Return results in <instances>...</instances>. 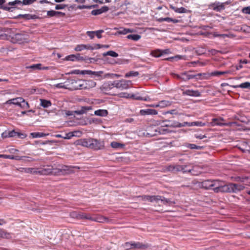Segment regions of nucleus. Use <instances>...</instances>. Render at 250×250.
<instances>
[{"instance_id": "f257e3e1", "label": "nucleus", "mask_w": 250, "mask_h": 250, "mask_svg": "<svg viewBox=\"0 0 250 250\" xmlns=\"http://www.w3.org/2000/svg\"><path fill=\"white\" fill-rule=\"evenodd\" d=\"M73 168L72 166L66 165L61 166L59 168H53L52 166H48L39 170L38 173L41 175H65L73 173Z\"/></svg>"}, {"instance_id": "f03ea898", "label": "nucleus", "mask_w": 250, "mask_h": 250, "mask_svg": "<svg viewBox=\"0 0 250 250\" xmlns=\"http://www.w3.org/2000/svg\"><path fill=\"white\" fill-rule=\"evenodd\" d=\"M9 35L7 37L10 39L11 42L19 44L27 42L28 41L27 35L22 33H16L12 29H9Z\"/></svg>"}, {"instance_id": "7ed1b4c3", "label": "nucleus", "mask_w": 250, "mask_h": 250, "mask_svg": "<svg viewBox=\"0 0 250 250\" xmlns=\"http://www.w3.org/2000/svg\"><path fill=\"white\" fill-rule=\"evenodd\" d=\"M162 123L163 125H162V128H158L155 129V131L158 132L160 134H166L171 132V130L165 127H178V122L177 121H171L168 120H165L162 121Z\"/></svg>"}, {"instance_id": "20e7f679", "label": "nucleus", "mask_w": 250, "mask_h": 250, "mask_svg": "<svg viewBox=\"0 0 250 250\" xmlns=\"http://www.w3.org/2000/svg\"><path fill=\"white\" fill-rule=\"evenodd\" d=\"M192 165L191 163H188L186 165H172L168 166L167 169L168 171L173 173L177 172H182L183 173H188L190 170H189L190 166Z\"/></svg>"}, {"instance_id": "39448f33", "label": "nucleus", "mask_w": 250, "mask_h": 250, "mask_svg": "<svg viewBox=\"0 0 250 250\" xmlns=\"http://www.w3.org/2000/svg\"><path fill=\"white\" fill-rule=\"evenodd\" d=\"M124 248L126 250H129L131 249H146L147 248V246L143 244L142 243L139 242H127L125 243L123 245Z\"/></svg>"}, {"instance_id": "423d86ee", "label": "nucleus", "mask_w": 250, "mask_h": 250, "mask_svg": "<svg viewBox=\"0 0 250 250\" xmlns=\"http://www.w3.org/2000/svg\"><path fill=\"white\" fill-rule=\"evenodd\" d=\"M217 185L214 188V192L230 193V183L223 185L222 181L217 180Z\"/></svg>"}, {"instance_id": "0eeeda50", "label": "nucleus", "mask_w": 250, "mask_h": 250, "mask_svg": "<svg viewBox=\"0 0 250 250\" xmlns=\"http://www.w3.org/2000/svg\"><path fill=\"white\" fill-rule=\"evenodd\" d=\"M131 84V81L129 80L123 79L120 81H114L115 87L121 90L128 88Z\"/></svg>"}, {"instance_id": "6e6552de", "label": "nucleus", "mask_w": 250, "mask_h": 250, "mask_svg": "<svg viewBox=\"0 0 250 250\" xmlns=\"http://www.w3.org/2000/svg\"><path fill=\"white\" fill-rule=\"evenodd\" d=\"M104 148V142L102 140H98L95 139L91 138L90 144V149L94 150L103 149Z\"/></svg>"}, {"instance_id": "1a4fd4ad", "label": "nucleus", "mask_w": 250, "mask_h": 250, "mask_svg": "<svg viewBox=\"0 0 250 250\" xmlns=\"http://www.w3.org/2000/svg\"><path fill=\"white\" fill-rule=\"evenodd\" d=\"M201 187L206 189H213L214 191V188L217 185V180H205L201 184Z\"/></svg>"}, {"instance_id": "9d476101", "label": "nucleus", "mask_w": 250, "mask_h": 250, "mask_svg": "<svg viewBox=\"0 0 250 250\" xmlns=\"http://www.w3.org/2000/svg\"><path fill=\"white\" fill-rule=\"evenodd\" d=\"M202 75L201 73L191 75L189 74V72L185 71L181 73V80L186 82L192 79H200Z\"/></svg>"}, {"instance_id": "9b49d317", "label": "nucleus", "mask_w": 250, "mask_h": 250, "mask_svg": "<svg viewBox=\"0 0 250 250\" xmlns=\"http://www.w3.org/2000/svg\"><path fill=\"white\" fill-rule=\"evenodd\" d=\"M208 7L216 12H221L225 8V3L215 1L209 4Z\"/></svg>"}, {"instance_id": "f8f14e48", "label": "nucleus", "mask_w": 250, "mask_h": 250, "mask_svg": "<svg viewBox=\"0 0 250 250\" xmlns=\"http://www.w3.org/2000/svg\"><path fill=\"white\" fill-rule=\"evenodd\" d=\"M115 87L114 81L104 83L100 87L101 91L105 94H109V91Z\"/></svg>"}, {"instance_id": "ddd939ff", "label": "nucleus", "mask_w": 250, "mask_h": 250, "mask_svg": "<svg viewBox=\"0 0 250 250\" xmlns=\"http://www.w3.org/2000/svg\"><path fill=\"white\" fill-rule=\"evenodd\" d=\"M89 218V220L102 223H107L110 221L107 217L100 215H95L93 216L90 215Z\"/></svg>"}, {"instance_id": "4468645a", "label": "nucleus", "mask_w": 250, "mask_h": 250, "mask_svg": "<svg viewBox=\"0 0 250 250\" xmlns=\"http://www.w3.org/2000/svg\"><path fill=\"white\" fill-rule=\"evenodd\" d=\"M230 193H237L243 190L245 187L241 184L230 183Z\"/></svg>"}, {"instance_id": "2eb2a0df", "label": "nucleus", "mask_w": 250, "mask_h": 250, "mask_svg": "<svg viewBox=\"0 0 250 250\" xmlns=\"http://www.w3.org/2000/svg\"><path fill=\"white\" fill-rule=\"evenodd\" d=\"M138 197L141 198L143 201H148L150 202H157L160 198L159 195H143L138 196Z\"/></svg>"}, {"instance_id": "dca6fc26", "label": "nucleus", "mask_w": 250, "mask_h": 250, "mask_svg": "<svg viewBox=\"0 0 250 250\" xmlns=\"http://www.w3.org/2000/svg\"><path fill=\"white\" fill-rule=\"evenodd\" d=\"M183 95H188L191 97H199L201 95L200 92L196 90H191V89H188L186 90H184L183 91L182 93Z\"/></svg>"}, {"instance_id": "f3484780", "label": "nucleus", "mask_w": 250, "mask_h": 250, "mask_svg": "<svg viewBox=\"0 0 250 250\" xmlns=\"http://www.w3.org/2000/svg\"><path fill=\"white\" fill-rule=\"evenodd\" d=\"M91 138L81 139L77 141V145L90 148Z\"/></svg>"}, {"instance_id": "a211bd4d", "label": "nucleus", "mask_w": 250, "mask_h": 250, "mask_svg": "<svg viewBox=\"0 0 250 250\" xmlns=\"http://www.w3.org/2000/svg\"><path fill=\"white\" fill-rule=\"evenodd\" d=\"M140 115L145 116L146 115H157L158 112L156 110L153 109H141L140 111Z\"/></svg>"}, {"instance_id": "6ab92c4d", "label": "nucleus", "mask_w": 250, "mask_h": 250, "mask_svg": "<svg viewBox=\"0 0 250 250\" xmlns=\"http://www.w3.org/2000/svg\"><path fill=\"white\" fill-rule=\"evenodd\" d=\"M109 8L107 6H104L100 9L92 10L91 13L92 15L96 16L107 12Z\"/></svg>"}, {"instance_id": "aec40b11", "label": "nucleus", "mask_w": 250, "mask_h": 250, "mask_svg": "<svg viewBox=\"0 0 250 250\" xmlns=\"http://www.w3.org/2000/svg\"><path fill=\"white\" fill-rule=\"evenodd\" d=\"M41 63H37L26 66L27 69H31L32 71L36 70H47L48 69V67H42Z\"/></svg>"}, {"instance_id": "412c9836", "label": "nucleus", "mask_w": 250, "mask_h": 250, "mask_svg": "<svg viewBox=\"0 0 250 250\" xmlns=\"http://www.w3.org/2000/svg\"><path fill=\"white\" fill-rule=\"evenodd\" d=\"M47 15L50 17H60L64 16L65 15V13L62 12L56 11L52 10L47 11Z\"/></svg>"}, {"instance_id": "4be33fe9", "label": "nucleus", "mask_w": 250, "mask_h": 250, "mask_svg": "<svg viewBox=\"0 0 250 250\" xmlns=\"http://www.w3.org/2000/svg\"><path fill=\"white\" fill-rule=\"evenodd\" d=\"M89 49H92L91 47V45L89 44H78L74 48L75 51H81L83 50H89Z\"/></svg>"}, {"instance_id": "5701e85b", "label": "nucleus", "mask_w": 250, "mask_h": 250, "mask_svg": "<svg viewBox=\"0 0 250 250\" xmlns=\"http://www.w3.org/2000/svg\"><path fill=\"white\" fill-rule=\"evenodd\" d=\"M23 101V99L21 97H18L8 100L6 104H13L19 106L20 103Z\"/></svg>"}, {"instance_id": "b1692460", "label": "nucleus", "mask_w": 250, "mask_h": 250, "mask_svg": "<svg viewBox=\"0 0 250 250\" xmlns=\"http://www.w3.org/2000/svg\"><path fill=\"white\" fill-rule=\"evenodd\" d=\"M104 73L102 71H93L91 77L93 78H98L99 80L105 79L104 78Z\"/></svg>"}, {"instance_id": "393cba45", "label": "nucleus", "mask_w": 250, "mask_h": 250, "mask_svg": "<svg viewBox=\"0 0 250 250\" xmlns=\"http://www.w3.org/2000/svg\"><path fill=\"white\" fill-rule=\"evenodd\" d=\"M170 7L171 9L174 11V12L178 13H187L189 12V10L185 8L184 7H181L180 8L176 7L172 5H170Z\"/></svg>"}, {"instance_id": "a878e982", "label": "nucleus", "mask_w": 250, "mask_h": 250, "mask_svg": "<svg viewBox=\"0 0 250 250\" xmlns=\"http://www.w3.org/2000/svg\"><path fill=\"white\" fill-rule=\"evenodd\" d=\"M224 121L223 118H213L210 122V124L212 126L215 125H223L225 124L222 123V121Z\"/></svg>"}, {"instance_id": "bb28decb", "label": "nucleus", "mask_w": 250, "mask_h": 250, "mask_svg": "<svg viewBox=\"0 0 250 250\" xmlns=\"http://www.w3.org/2000/svg\"><path fill=\"white\" fill-rule=\"evenodd\" d=\"M91 109V106H82L80 110H75L74 112L77 115H82Z\"/></svg>"}, {"instance_id": "cd10ccee", "label": "nucleus", "mask_w": 250, "mask_h": 250, "mask_svg": "<svg viewBox=\"0 0 250 250\" xmlns=\"http://www.w3.org/2000/svg\"><path fill=\"white\" fill-rule=\"evenodd\" d=\"M93 60H94V58H88L86 56H81L80 54H76V61H85L86 62L87 61H89L90 62H92Z\"/></svg>"}, {"instance_id": "c85d7f7f", "label": "nucleus", "mask_w": 250, "mask_h": 250, "mask_svg": "<svg viewBox=\"0 0 250 250\" xmlns=\"http://www.w3.org/2000/svg\"><path fill=\"white\" fill-rule=\"evenodd\" d=\"M94 114L100 117H105L108 115V111L105 109H98L95 111Z\"/></svg>"}, {"instance_id": "c756f323", "label": "nucleus", "mask_w": 250, "mask_h": 250, "mask_svg": "<svg viewBox=\"0 0 250 250\" xmlns=\"http://www.w3.org/2000/svg\"><path fill=\"white\" fill-rule=\"evenodd\" d=\"M233 88H249L250 87V82H247L241 83L239 85H233Z\"/></svg>"}, {"instance_id": "7c9ffc66", "label": "nucleus", "mask_w": 250, "mask_h": 250, "mask_svg": "<svg viewBox=\"0 0 250 250\" xmlns=\"http://www.w3.org/2000/svg\"><path fill=\"white\" fill-rule=\"evenodd\" d=\"M41 105L44 108H47L51 105V103L49 100L41 99Z\"/></svg>"}, {"instance_id": "2f4dec72", "label": "nucleus", "mask_w": 250, "mask_h": 250, "mask_svg": "<svg viewBox=\"0 0 250 250\" xmlns=\"http://www.w3.org/2000/svg\"><path fill=\"white\" fill-rule=\"evenodd\" d=\"M48 134H45L42 132H32L30 133V135L33 138H42L47 136Z\"/></svg>"}, {"instance_id": "473e14b6", "label": "nucleus", "mask_w": 250, "mask_h": 250, "mask_svg": "<svg viewBox=\"0 0 250 250\" xmlns=\"http://www.w3.org/2000/svg\"><path fill=\"white\" fill-rule=\"evenodd\" d=\"M160 198L159 199V201H161L164 205H171L174 203L170 199L166 198L163 196H160Z\"/></svg>"}, {"instance_id": "72a5a7b5", "label": "nucleus", "mask_w": 250, "mask_h": 250, "mask_svg": "<svg viewBox=\"0 0 250 250\" xmlns=\"http://www.w3.org/2000/svg\"><path fill=\"white\" fill-rule=\"evenodd\" d=\"M171 102L166 101V100H163L161 101L158 103L159 107H160L161 108H164L167 106H169L171 105Z\"/></svg>"}, {"instance_id": "f704fd0d", "label": "nucleus", "mask_w": 250, "mask_h": 250, "mask_svg": "<svg viewBox=\"0 0 250 250\" xmlns=\"http://www.w3.org/2000/svg\"><path fill=\"white\" fill-rule=\"evenodd\" d=\"M191 166V168H189L190 171H189L188 173H190L192 175L195 176L199 175L200 172L197 170V166H193L192 165Z\"/></svg>"}, {"instance_id": "c9c22d12", "label": "nucleus", "mask_w": 250, "mask_h": 250, "mask_svg": "<svg viewBox=\"0 0 250 250\" xmlns=\"http://www.w3.org/2000/svg\"><path fill=\"white\" fill-rule=\"evenodd\" d=\"M141 36L138 34H130L126 36L127 39L137 41L141 39Z\"/></svg>"}, {"instance_id": "e433bc0d", "label": "nucleus", "mask_w": 250, "mask_h": 250, "mask_svg": "<svg viewBox=\"0 0 250 250\" xmlns=\"http://www.w3.org/2000/svg\"><path fill=\"white\" fill-rule=\"evenodd\" d=\"M138 75L139 72L138 71H130L125 73V78L135 77L138 76Z\"/></svg>"}, {"instance_id": "4c0bfd02", "label": "nucleus", "mask_w": 250, "mask_h": 250, "mask_svg": "<svg viewBox=\"0 0 250 250\" xmlns=\"http://www.w3.org/2000/svg\"><path fill=\"white\" fill-rule=\"evenodd\" d=\"M230 71H216L211 73L210 75L212 76H219L221 75H224L226 74H229Z\"/></svg>"}, {"instance_id": "58836bf2", "label": "nucleus", "mask_w": 250, "mask_h": 250, "mask_svg": "<svg viewBox=\"0 0 250 250\" xmlns=\"http://www.w3.org/2000/svg\"><path fill=\"white\" fill-rule=\"evenodd\" d=\"M132 32V30L130 29L121 28L118 31V33L119 34L126 35L127 33H131Z\"/></svg>"}, {"instance_id": "ea45409f", "label": "nucleus", "mask_w": 250, "mask_h": 250, "mask_svg": "<svg viewBox=\"0 0 250 250\" xmlns=\"http://www.w3.org/2000/svg\"><path fill=\"white\" fill-rule=\"evenodd\" d=\"M7 5L8 6H10V7H12V8H13L12 6H15L16 5H18L22 6L21 1L20 0H15L13 1L9 2Z\"/></svg>"}, {"instance_id": "a19ab883", "label": "nucleus", "mask_w": 250, "mask_h": 250, "mask_svg": "<svg viewBox=\"0 0 250 250\" xmlns=\"http://www.w3.org/2000/svg\"><path fill=\"white\" fill-rule=\"evenodd\" d=\"M5 0H0V8L2 9L3 10L8 11H12L11 10L12 7H10L7 6H3L2 4L5 3Z\"/></svg>"}, {"instance_id": "79ce46f5", "label": "nucleus", "mask_w": 250, "mask_h": 250, "mask_svg": "<svg viewBox=\"0 0 250 250\" xmlns=\"http://www.w3.org/2000/svg\"><path fill=\"white\" fill-rule=\"evenodd\" d=\"M112 147L114 148H122L124 146V145L118 143L117 142H112L110 144Z\"/></svg>"}, {"instance_id": "37998d69", "label": "nucleus", "mask_w": 250, "mask_h": 250, "mask_svg": "<svg viewBox=\"0 0 250 250\" xmlns=\"http://www.w3.org/2000/svg\"><path fill=\"white\" fill-rule=\"evenodd\" d=\"M107 55L116 58L118 56V54L114 51L110 50L103 53L104 56H106Z\"/></svg>"}, {"instance_id": "c03bdc74", "label": "nucleus", "mask_w": 250, "mask_h": 250, "mask_svg": "<svg viewBox=\"0 0 250 250\" xmlns=\"http://www.w3.org/2000/svg\"><path fill=\"white\" fill-rule=\"evenodd\" d=\"M89 217H90V214L83 213L79 212V214H78V219H85L89 220Z\"/></svg>"}, {"instance_id": "a18cd8bd", "label": "nucleus", "mask_w": 250, "mask_h": 250, "mask_svg": "<svg viewBox=\"0 0 250 250\" xmlns=\"http://www.w3.org/2000/svg\"><path fill=\"white\" fill-rule=\"evenodd\" d=\"M25 172L26 173H30L32 174H37L38 173V170L35 168H25Z\"/></svg>"}, {"instance_id": "49530a36", "label": "nucleus", "mask_w": 250, "mask_h": 250, "mask_svg": "<svg viewBox=\"0 0 250 250\" xmlns=\"http://www.w3.org/2000/svg\"><path fill=\"white\" fill-rule=\"evenodd\" d=\"M34 16H33L31 14H20L18 16L19 17H21L26 20L33 19Z\"/></svg>"}, {"instance_id": "de8ad7c7", "label": "nucleus", "mask_w": 250, "mask_h": 250, "mask_svg": "<svg viewBox=\"0 0 250 250\" xmlns=\"http://www.w3.org/2000/svg\"><path fill=\"white\" fill-rule=\"evenodd\" d=\"M120 75L117 74L105 73L104 78L113 79L114 77L119 78Z\"/></svg>"}, {"instance_id": "09e8293b", "label": "nucleus", "mask_w": 250, "mask_h": 250, "mask_svg": "<svg viewBox=\"0 0 250 250\" xmlns=\"http://www.w3.org/2000/svg\"><path fill=\"white\" fill-rule=\"evenodd\" d=\"M151 54L153 57L156 58H158L162 56V53L161 51V50L153 51L152 52Z\"/></svg>"}, {"instance_id": "8fccbe9b", "label": "nucleus", "mask_w": 250, "mask_h": 250, "mask_svg": "<svg viewBox=\"0 0 250 250\" xmlns=\"http://www.w3.org/2000/svg\"><path fill=\"white\" fill-rule=\"evenodd\" d=\"M66 61H76V55H70L67 56L65 59Z\"/></svg>"}, {"instance_id": "3c124183", "label": "nucleus", "mask_w": 250, "mask_h": 250, "mask_svg": "<svg viewBox=\"0 0 250 250\" xmlns=\"http://www.w3.org/2000/svg\"><path fill=\"white\" fill-rule=\"evenodd\" d=\"M21 107L24 109H26L29 107L28 103L23 99V101L20 103L19 105Z\"/></svg>"}, {"instance_id": "603ef678", "label": "nucleus", "mask_w": 250, "mask_h": 250, "mask_svg": "<svg viewBox=\"0 0 250 250\" xmlns=\"http://www.w3.org/2000/svg\"><path fill=\"white\" fill-rule=\"evenodd\" d=\"M191 125L197 126H204L206 125V124L201 122L197 121L191 122Z\"/></svg>"}, {"instance_id": "864d4df0", "label": "nucleus", "mask_w": 250, "mask_h": 250, "mask_svg": "<svg viewBox=\"0 0 250 250\" xmlns=\"http://www.w3.org/2000/svg\"><path fill=\"white\" fill-rule=\"evenodd\" d=\"M185 126H192L193 125H191V122H185L183 123L178 122V127H181Z\"/></svg>"}, {"instance_id": "5fc2aeb1", "label": "nucleus", "mask_w": 250, "mask_h": 250, "mask_svg": "<svg viewBox=\"0 0 250 250\" xmlns=\"http://www.w3.org/2000/svg\"><path fill=\"white\" fill-rule=\"evenodd\" d=\"M248 178L246 177H240V176H237L234 178V180L236 182H243L245 181V180L247 179Z\"/></svg>"}, {"instance_id": "6e6d98bb", "label": "nucleus", "mask_w": 250, "mask_h": 250, "mask_svg": "<svg viewBox=\"0 0 250 250\" xmlns=\"http://www.w3.org/2000/svg\"><path fill=\"white\" fill-rule=\"evenodd\" d=\"M171 18L166 17V18H160L157 20L159 22L167 21V22H171Z\"/></svg>"}, {"instance_id": "4d7b16f0", "label": "nucleus", "mask_w": 250, "mask_h": 250, "mask_svg": "<svg viewBox=\"0 0 250 250\" xmlns=\"http://www.w3.org/2000/svg\"><path fill=\"white\" fill-rule=\"evenodd\" d=\"M79 212H77L76 211H72L70 213L69 216L72 218L75 219H78V214Z\"/></svg>"}, {"instance_id": "13d9d810", "label": "nucleus", "mask_w": 250, "mask_h": 250, "mask_svg": "<svg viewBox=\"0 0 250 250\" xmlns=\"http://www.w3.org/2000/svg\"><path fill=\"white\" fill-rule=\"evenodd\" d=\"M183 56L181 55H176L174 57H169L168 58L166 59L165 60H168V61H172L174 59L176 60H180L183 59Z\"/></svg>"}, {"instance_id": "bf43d9fd", "label": "nucleus", "mask_w": 250, "mask_h": 250, "mask_svg": "<svg viewBox=\"0 0 250 250\" xmlns=\"http://www.w3.org/2000/svg\"><path fill=\"white\" fill-rule=\"evenodd\" d=\"M82 72H83L82 70H78V69H75V70H73L71 71L68 74H76V75H79V74H82Z\"/></svg>"}, {"instance_id": "052dcab7", "label": "nucleus", "mask_w": 250, "mask_h": 250, "mask_svg": "<svg viewBox=\"0 0 250 250\" xmlns=\"http://www.w3.org/2000/svg\"><path fill=\"white\" fill-rule=\"evenodd\" d=\"M86 35L90 38V39H93L95 36V31H88L86 32Z\"/></svg>"}, {"instance_id": "680f3d73", "label": "nucleus", "mask_w": 250, "mask_h": 250, "mask_svg": "<svg viewBox=\"0 0 250 250\" xmlns=\"http://www.w3.org/2000/svg\"><path fill=\"white\" fill-rule=\"evenodd\" d=\"M104 31L103 30H99L97 31H95V36L98 38L101 39L102 38L101 34L104 33Z\"/></svg>"}, {"instance_id": "e2e57ef3", "label": "nucleus", "mask_w": 250, "mask_h": 250, "mask_svg": "<svg viewBox=\"0 0 250 250\" xmlns=\"http://www.w3.org/2000/svg\"><path fill=\"white\" fill-rule=\"evenodd\" d=\"M55 87L58 88L67 89V86L64 84V83H59L55 85Z\"/></svg>"}, {"instance_id": "0e129e2a", "label": "nucleus", "mask_w": 250, "mask_h": 250, "mask_svg": "<svg viewBox=\"0 0 250 250\" xmlns=\"http://www.w3.org/2000/svg\"><path fill=\"white\" fill-rule=\"evenodd\" d=\"M36 0H23L21 1L22 5H28L34 2Z\"/></svg>"}, {"instance_id": "69168bd1", "label": "nucleus", "mask_w": 250, "mask_h": 250, "mask_svg": "<svg viewBox=\"0 0 250 250\" xmlns=\"http://www.w3.org/2000/svg\"><path fill=\"white\" fill-rule=\"evenodd\" d=\"M242 11L243 13L247 14H250V6L244 7Z\"/></svg>"}, {"instance_id": "338daca9", "label": "nucleus", "mask_w": 250, "mask_h": 250, "mask_svg": "<svg viewBox=\"0 0 250 250\" xmlns=\"http://www.w3.org/2000/svg\"><path fill=\"white\" fill-rule=\"evenodd\" d=\"M17 132H16L14 130L8 132L9 137H14L16 136Z\"/></svg>"}, {"instance_id": "774afa93", "label": "nucleus", "mask_w": 250, "mask_h": 250, "mask_svg": "<svg viewBox=\"0 0 250 250\" xmlns=\"http://www.w3.org/2000/svg\"><path fill=\"white\" fill-rule=\"evenodd\" d=\"M66 5L65 4H57L55 6V9L56 10H60V9H64Z\"/></svg>"}]
</instances>
